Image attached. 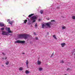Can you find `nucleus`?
I'll use <instances>...</instances> for the list:
<instances>
[{
  "label": "nucleus",
  "instance_id": "10",
  "mask_svg": "<svg viewBox=\"0 0 75 75\" xmlns=\"http://www.w3.org/2000/svg\"><path fill=\"white\" fill-rule=\"evenodd\" d=\"M26 65H27V67L28 68V60H26Z\"/></svg>",
  "mask_w": 75,
  "mask_h": 75
},
{
  "label": "nucleus",
  "instance_id": "22",
  "mask_svg": "<svg viewBox=\"0 0 75 75\" xmlns=\"http://www.w3.org/2000/svg\"><path fill=\"white\" fill-rule=\"evenodd\" d=\"M60 63H62V64H63V63H64V61L63 60H62L60 61Z\"/></svg>",
  "mask_w": 75,
  "mask_h": 75
},
{
  "label": "nucleus",
  "instance_id": "17",
  "mask_svg": "<svg viewBox=\"0 0 75 75\" xmlns=\"http://www.w3.org/2000/svg\"><path fill=\"white\" fill-rule=\"evenodd\" d=\"M65 28H66V27H65L64 26H62V30H64V29H65Z\"/></svg>",
  "mask_w": 75,
  "mask_h": 75
},
{
  "label": "nucleus",
  "instance_id": "18",
  "mask_svg": "<svg viewBox=\"0 0 75 75\" xmlns=\"http://www.w3.org/2000/svg\"><path fill=\"white\" fill-rule=\"evenodd\" d=\"M43 12H44V10H40V13L41 14H43Z\"/></svg>",
  "mask_w": 75,
  "mask_h": 75
},
{
  "label": "nucleus",
  "instance_id": "37",
  "mask_svg": "<svg viewBox=\"0 0 75 75\" xmlns=\"http://www.w3.org/2000/svg\"><path fill=\"white\" fill-rule=\"evenodd\" d=\"M2 67H4V65H2Z\"/></svg>",
  "mask_w": 75,
  "mask_h": 75
},
{
  "label": "nucleus",
  "instance_id": "12",
  "mask_svg": "<svg viewBox=\"0 0 75 75\" xmlns=\"http://www.w3.org/2000/svg\"><path fill=\"white\" fill-rule=\"evenodd\" d=\"M19 71H23V68L22 67H20L19 68Z\"/></svg>",
  "mask_w": 75,
  "mask_h": 75
},
{
  "label": "nucleus",
  "instance_id": "2",
  "mask_svg": "<svg viewBox=\"0 0 75 75\" xmlns=\"http://www.w3.org/2000/svg\"><path fill=\"white\" fill-rule=\"evenodd\" d=\"M37 18V17L36 16H33L31 18L32 20V23H34L35 22V20Z\"/></svg>",
  "mask_w": 75,
  "mask_h": 75
},
{
  "label": "nucleus",
  "instance_id": "15",
  "mask_svg": "<svg viewBox=\"0 0 75 75\" xmlns=\"http://www.w3.org/2000/svg\"><path fill=\"white\" fill-rule=\"evenodd\" d=\"M9 64V62H8V61H6V65H8Z\"/></svg>",
  "mask_w": 75,
  "mask_h": 75
},
{
  "label": "nucleus",
  "instance_id": "27",
  "mask_svg": "<svg viewBox=\"0 0 75 75\" xmlns=\"http://www.w3.org/2000/svg\"><path fill=\"white\" fill-rule=\"evenodd\" d=\"M35 27H37V23H36L35 25Z\"/></svg>",
  "mask_w": 75,
  "mask_h": 75
},
{
  "label": "nucleus",
  "instance_id": "21",
  "mask_svg": "<svg viewBox=\"0 0 75 75\" xmlns=\"http://www.w3.org/2000/svg\"><path fill=\"white\" fill-rule=\"evenodd\" d=\"M42 68H40L39 69V70L40 71H42Z\"/></svg>",
  "mask_w": 75,
  "mask_h": 75
},
{
  "label": "nucleus",
  "instance_id": "35",
  "mask_svg": "<svg viewBox=\"0 0 75 75\" xmlns=\"http://www.w3.org/2000/svg\"><path fill=\"white\" fill-rule=\"evenodd\" d=\"M2 54H3V55H5V54H4V53H2Z\"/></svg>",
  "mask_w": 75,
  "mask_h": 75
},
{
  "label": "nucleus",
  "instance_id": "11",
  "mask_svg": "<svg viewBox=\"0 0 75 75\" xmlns=\"http://www.w3.org/2000/svg\"><path fill=\"white\" fill-rule=\"evenodd\" d=\"M0 26L1 27H4V23H0Z\"/></svg>",
  "mask_w": 75,
  "mask_h": 75
},
{
  "label": "nucleus",
  "instance_id": "33",
  "mask_svg": "<svg viewBox=\"0 0 75 75\" xmlns=\"http://www.w3.org/2000/svg\"><path fill=\"white\" fill-rule=\"evenodd\" d=\"M33 35H36V34L35 33H34Z\"/></svg>",
  "mask_w": 75,
  "mask_h": 75
},
{
  "label": "nucleus",
  "instance_id": "14",
  "mask_svg": "<svg viewBox=\"0 0 75 75\" xmlns=\"http://www.w3.org/2000/svg\"><path fill=\"white\" fill-rule=\"evenodd\" d=\"M34 14L33 13V14H31L30 15H29L28 16V17H31V16H33V15H34Z\"/></svg>",
  "mask_w": 75,
  "mask_h": 75
},
{
  "label": "nucleus",
  "instance_id": "38",
  "mask_svg": "<svg viewBox=\"0 0 75 75\" xmlns=\"http://www.w3.org/2000/svg\"><path fill=\"white\" fill-rule=\"evenodd\" d=\"M2 59H4V58H3V57L2 58Z\"/></svg>",
  "mask_w": 75,
  "mask_h": 75
},
{
  "label": "nucleus",
  "instance_id": "3",
  "mask_svg": "<svg viewBox=\"0 0 75 75\" xmlns=\"http://www.w3.org/2000/svg\"><path fill=\"white\" fill-rule=\"evenodd\" d=\"M25 42L24 41H21V40H17L15 42V43H19L21 44H24Z\"/></svg>",
  "mask_w": 75,
  "mask_h": 75
},
{
  "label": "nucleus",
  "instance_id": "16",
  "mask_svg": "<svg viewBox=\"0 0 75 75\" xmlns=\"http://www.w3.org/2000/svg\"><path fill=\"white\" fill-rule=\"evenodd\" d=\"M45 26V25L44 24H42V28H44Z\"/></svg>",
  "mask_w": 75,
  "mask_h": 75
},
{
  "label": "nucleus",
  "instance_id": "4",
  "mask_svg": "<svg viewBox=\"0 0 75 75\" xmlns=\"http://www.w3.org/2000/svg\"><path fill=\"white\" fill-rule=\"evenodd\" d=\"M1 34L3 35H8V33L5 31H2Z\"/></svg>",
  "mask_w": 75,
  "mask_h": 75
},
{
  "label": "nucleus",
  "instance_id": "26",
  "mask_svg": "<svg viewBox=\"0 0 75 75\" xmlns=\"http://www.w3.org/2000/svg\"><path fill=\"white\" fill-rule=\"evenodd\" d=\"M51 22H55V20H52L51 21Z\"/></svg>",
  "mask_w": 75,
  "mask_h": 75
},
{
  "label": "nucleus",
  "instance_id": "9",
  "mask_svg": "<svg viewBox=\"0 0 75 75\" xmlns=\"http://www.w3.org/2000/svg\"><path fill=\"white\" fill-rule=\"evenodd\" d=\"M61 45L62 47H64L65 45L66 44L64 43H61Z\"/></svg>",
  "mask_w": 75,
  "mask_h": 75
},
{
  "label": "nucleus",
  "instance_id": "23",
  "mask_svg": "<svg viewBox=\"0 0 75 75\" xmlns=\"http://www.w3.org/2000/svg\"><path fill=\"white\" fill-rule=\"evenodd\" d=\"M72 19H73L74 20H75V16H73L72 17Z\"/></svg>",
  "mask_w": 75,
  "mask_h": 75
},
{
  "label": "nucleus",
  "instance_id": "25",
  "mask_svg": "<svg viewBox=\"0 0 75 75\" xmlns=\"http://www.w3.org/2000/svg\"><path fill=\"white\" fill-rule=\"evenodd\" d=\"M54 53H52V55H51V58L53 56V55H54Z\"/></svg>",
  "mask_w": 75,
  "mask_h": 75
},
{
  "label": "nucleus",
  "instance_id": "13",
  "mask_svg": "<svg viewBox=\"0 0 75 75\" xmlns=\"http://www.w3.org/2000/svg\"><path fill=\"white\" fill-rule=\"evenodd\" d=\"M53 37L55 40H57V37H56L55 35H53Z\"/></svg>",
  "mask_w": 75,
  "mask_h": 75
},
{
  "label": "nucleus",
  "instance_id": "19",
  "mask_svg": "<svg viewBox=\"0 0 75 75\" xmlns=\"http://www.w3.org/2000/svg\"><path fill=\"white\" fill-rule=\"evenodd\" d=\"M25 73L26 74H28L29 73V71H28V70H26V71L25 72Z\"/></svg>",
  "mask_w": 75,
  "mask_h": 75
},
{
  "label": "nucleus",
  "instance_id": "31",
  "mask_svg": "<svg viewBox=\"0 0 75 75\" xmlns=\"http://www.w3.org/2000/svg\"><path fill=\"white\" fill-rule=\"evenodd\" d=\"M69 68H67V71H69Z\"/></svg>",
  "mask_w": 75,
  "mask_h": 75
},
{
  "label": "nucleus",
  "instance_id": "8",
  "mask_svg": "<svg viewBox=\"0 0 75 75\" xmlns=\"http://www.w3.org/2000/svg\"><path fill=\"white\" fill-rule=\"evenodd\" d=\"M41 62L40 61H39V60L38 61V62H37L38 65H41Z\"/></svg>",
  "mask_w": 75,
  "mask_h": 75
},
{
  "label": "nucleus",
  "instance_id": "30",
  "mask_svg": "<svg viewBox=\"0 0 75 75\" xmlns=\"http://www.w3.org/2000/svg\"><path fill=\"white\" fill-rule=\"evenodd\" d=\"M36 40H38V37H37L35 38Z\"/></svg>",
  "mask_w": 75,
  "mask_h": 75
},
{
  "label": "nucleus",
  "instance_id": "5",
  "mask_svg": "<svg viewBox=\"0 0 75 75\" xmlns=\"http://www.w3.org/2000/svg\"><path fill=\"white\" fill-rule=\"evenodd\" d=\"M7 21L10 25H12L13 23V21H10V19H7Z\"/></svg>",
  "mask_w": 75,
  "mask_h": 75
},
{
  "label": "nucleus",
  "instance_id": "20",
  "mask_svg": "<svg viewBox=\"0 0 75 75\" xmlns=\"http://www.w3.org/2000/svg\"><path fill=\"white\" fill-rule=\"evenodd\" d=\"M27 22V19H26L25 20L24 23L25 24H26Z\"/></svg>",
  "mask_w": 75,
  "mask_h": 75
},
{
  "label": "nucleus",
  "instance_id": "36",
  "mask_svg": "<svg viewBox=\"0 0 75 75\" xmlns=\"http://www.w3.org/2000/svg\"><path fill=\"white\" fill-rule=\"evenodd\" d=\"M22 54H25V53H22Z\"/></svg>",
  "mask_w": 75,
  "mask_h": 75
},
{
  "label": "nucleus",
  "instance_id": "29",
  "mask_svg": "<svg viewBox=\"0 0 75 75\" xmlns=\"http://www.w3.org/2000/svg\"><path fill=\"white\" fill-rule=\"evenodd\" d=\"M60 8V7H57V9H59Z\"/></svg>",
  "mask_w": 75,
  "mask_h": 75
},
{
  "label": "nucleus",
  "instance_id": "1",
  "mask_svg": "<svg viewBox=\"0 0 75 75\" xmlns=\"http://www.w3.org/2000/svg\"><path fill=\"white\" fill-rule=\"evenodd\" d=\"M29 35L26 34L25 33H24L20 35H19L18 37L20 38H23L25 40H27L28 37H29Z\"/></svg>",
  "mask_w": 75,
  "mask_h": 75
},
{
  "label": "nucleus",
  "instance_id": "6",
  "mask_svg": "<svg viewBox=\"0 0 75 75\" xmlns=\"http://www.w3.org/2000/svg\"><path fill=\"white\" fill-rule=\"evenodd\" d=\"M46 25H47L48 27H50V26L52 25V23L51 22H49L46 24Z\"/></svg>",
  "mask_w": 75,
  "mask_h": 75
},
{
  "label": "nucleus",
  "instance_id": "7",
  "mask_svg": "<svg viewBox=\"0 0 75 75\" xmlns=\"http://www.w3.org/2000/svg\"><path fill=\"white\" fill-rule=\"evenodd\" d=\"M6 30H7L8 33H12V32L10 30V28H6Z\"/></svg>",
  "mask_w": 75,
  "mask_h": 75
},
{
  "label": "nucleus",
  "instance_id": "24",
  "mask_svg": "<svg viewBox=\"0 0 75 75\" xmlns=\"http://www.w3.org/2000/svg\"><path fill=\"white\" fill-rule=\"evenodd\" d=\"M1 29V30H4V28H2Z\"/></svg>",
  "mask_w": 75,
  "mask_h": 75
},
{
  "label": "nucleus",
  "instance_id": "32",
  "mask_svg": "<svg viewBox=\"0 0 75 75\" xmlns=\"http://www.w3.org/2000/svg\"><path fill=\"white\" fill-rule=\"evenodd\" d=\"M7 59V57H5V59Z\"/></svg>",
  "mask_w": 75,
  "mask_h": 75
},
{
  "label": "nucleus",
  "instance_id": "28",
  "mask_svg": "<svg viewBox=\"0 0 75 75\" xmlns=\"http://www.w3.org/2000/svg\"><path fill=\"white\" fill-rule=\"evenodd\" d=\"M47 20H50V18H47Z\"/></svg>",
  "mask_w": 75,
  "mask_h": 75
},
{
  "label": "nucleus",
  "instance_id": "34",
  "mask_svg": "<svg viewBox=\"0 0 75 75\" xmlns=\"http://www.w3.org/2000/svg\"><path fill=\"white\" fill-rule=\"evenodd\" d=\"M38 21H41V19H39Z\"/></svg>",
  "mask_w": 75,
  "mask_h": 75
}]
</instances>
